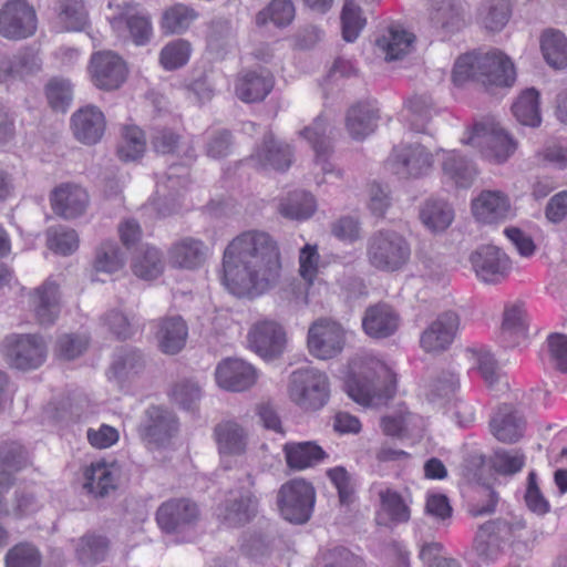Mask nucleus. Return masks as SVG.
<instances>
[{
    "label": "nucleus",
    "instance_id": "2f4dec72",
    "mask_svg": "<svg viewBox=\"0 0 567 567\" xmlns=\"http://www.w3.org/2000/svg\"><path fill=\"white\" fill-rule=\"evenodd\" d=\"M378 120V110L370 102H360L349 109L346 127L352 138L363 140L375 131Z\"/></svg>",
    "mask_w": 567,
    "mask_h": 567
},
{
    "label": "nucleus",
    "instance_id": "c9c22d12",
    "mask_svg": "<svg viewBox=\"0 0 567 567\" xmlns=\"http://www.w3.org/2000/svg\"><path fill=\"white\" fill-rule=\"evenodd\" d=\"M442 171L443 176L460 188H468L477 175L476 167L455 151L445 152Z\"/></svg>",
    "mask_w": 567,
    "mask_h": 567
},
{
    "label": "nucleus",
    "instance_id": "13d9d810",
    "mask_svg": "<svg viewBox=\"0 0 567 567\" xmlns=\"http://www.w3.org/2000/svg\"><path fill=\"white\" fill-rule=\"evenodd\" d=\"M327 476L338 492L340 504L351 505L355 501V492L349 472L343 466H336L327 471Z\"/></svg>",
    "mask_w": 567,
    "mask_h": 567
},
{
    "label": "nucleus",
    "instance_id": "20e7f679",
    "mask_svg": "<svg viewBox=\"0 0 567 567\" xmlns=\"http://www.w3.org/2000/svg\"><path fill=\"white\" fill-rule=\"evenodd\" d=\"M411 258V246L406 238L391 229L374 231L367 241V259L381 271L401 270Z\"/></svg>",
    "mask_w": 567,
    "mask_h": 567
},
{
    "label": "nucleus",
    "instance_id": "de8ad7c7",
    "mask_svg": "<svg viewBox=\"0 0 567 567\" xmlns=\"http://www.w3.org/2000/svg\"><path fill=\"white\" fill-rule=\"evenodd\" d=\"M124 266V258L115 243L105 241L96 250L93 269L95 275L100 272L112 275Z\"/></svg>",
    "mask_w": 567,
    "mask_h": 567
},
{
    "label": "nucleus",
    "instance_id": "423d86ee",
    "mask_svg": "<svg viewBox=\"0 0 567 567\" xmlns=\"http://www.w3.org/2000/svg\"><path fill=\"white\" fill-rule=\"evenodd\" d=\"M316 502V489L303 478H293L282 484L277 497L281 516L295 524L307 523Z\"/></svg>",
    "mask_w": 567,
    "mask_h": 567
},
{
    "label": "nucleus",
    "instance_id": "f8f14e48",
    "mask_svg": "<svg viewBox=\"0 0 567 567\" xmlns=\"http://www.w3.org/2000/svg\"><path fill=\"white\" fill-rule=\"evenodd\" d=\"M178 420L174 413L162 406H150L145 411L138 433L150 447H158L168 443L178 432Z\"/></svg>",
    "mask_w": 567,
    "mask_h": 567
},
{
    "label": "nucleus",
    "instance_id": "7c9ffc66",
    "mask_svg": "<svg viewBox=\"0 0 567 567\" xmlns=\"http://www.w3.org/2000/svg\"><path fill=\"white\" fill-rule=\"evenodd\" d=\"M205 258L204 243L192 237L176 241L168 250V262L176 268L195 269L203 265Z\"/></svg>",
    "mask_w": 567,
    "mask_h": 567
},
{
    "label": "nucleus",
    "instance_id": "58836bf2",
    "mask_svg": "<svg viewBox=\"0 0 567 567\" xmlns=\"http://www.w3.org/2000/svg\"><path fill=\"white\" fill-rule=\"evenodd\" d=\"M540 49L550 66L555 69L567 66V38L563 32L546 30L540 39Z\"/></svg>",
    "mask_w": 567,
    "mask_h": 567
},
{
    "label": "nucleus",
    "instance_id": "c03bdc74",
    "mask_svg": "<svg viewBox=\"0 0 567 567\" xmlns=\"http://www.w3.org/2000/svg\"><path fill=\"white\" fill-rule=\"evenodd\" d=\"M326 133L327 124L319 117L310 126L305 127L301 135L311 144L316 153V163L321 165L324 173H331L326 167V157L330 152V142Z\"/></svg>",
    "mask_w": 567,
    "mask_h": 567
},
{
    "label": "nucleus",
    "instance_id": "0e129e2a",
    "mask_svg": "<svg viewBox=\"0 0 567 567\" xmlns=\"http://www.w3.org/2000/svg\"><path fill=\"white\" fill-rule=\"evenodd\" d=\"M89 342V338L83 334H63L58 339L55 351L61 359L72 360L87 349Z\"/></svg>",
    "mask_w": 567,
    "mask_h": 567
},
{
    "label": "nucleus",
    "instance_id": "c85d7f7f",
    "mask_svg": "<svg viewBox=\"0 0 567 567\" xmlns=\"http://www.w3.org/2000/svg\"><path fill=\"white\" fill-rule=\"evenodd\" d=\"M256 166L284 172L292 163V150L289 144L275 140L272 134L265 136L262 146L252 155Z\"/></svg>",
    "mask_w": 567,
    "mask_h": 567
},
{
    "label": "nucleus",
    "instance_id": "f257e3e1",
    "mask_svg": "<svg viewBox=\"0 0 567 567\" xmlns=\"http://www.w3.org/2000/svg\"><path fill=\"white\" fill-rule=\"evenodd\" d=\"M221 282L237 297L254 298L275 286L281 276V254L266 231L247 230L236 236L223 254Z\"/></svg>",
    "mask_w": 567,
    "mask_h": 567
},
{
    "label": "nucleus",
    "instance_id": "2eb2a0df",
    "mask_svg": "<svg viewBox=\"0 0 567 567\" xmlns=\"http://www.w3.org/2000/svg\"><path fill=\"white\" fill-rule=\"evenodd\" d=\"M249 348L259 357L269 360L282 354L287 338L284 328L272 320L256 322L247 336Z\"/></svg>",
    "mask_w": 567,
    "mask_h": 567
},
{
    "label": "nucleus",
    "instance_id": "4468645a",
    "mask_svg": "<svg viewBox=\"0 0 567 567\" xmlns=\"http://www.w3.org/2000/svg\"><path fill=\"white\" fill-rule=\"evenodd\" d=\"M460 327L461 318L457 312L453 310L441 312L422 332L421 348L429 353L445 351L454 342Z\"/></svg>",
    "mask_w": 567,
    "mask_h": 567
},
{
    "label": "nucleus",
    "instance_id": "09e8293b",
    "mask_svg": "<svg viewBox=\"0 0 567 567\" xmlns=\"http://www.w3.org/2000/svg\"><path fill=\"white\" fill-rule=\"evenodd\" d=\"M192 53L190 43L186 40L178 39L167 43L159 53V63L167 70L173 71L184 66Z\"/></svg>",
    "mask_w": 567,
    "mask_h": 567
},
{
    "label": "nucleus",
    "instance_id": "6ab92c4d",
    "mask_svg": "<svg viewBox=\"0 0 567 567\" xmlns=\"http://www.w3.org/2000/svg\"><path fill=\"white\" fill-rule=\"evenodd\" d=\"M217 384L228 391L240 392L251 388L258 379L256 369L240 359H226L215 372Z\"/></svg>",
    "mask_w": 567,
    "mask_h": 567
},
{
    "label": "nucleus",
    "instance_id": "1a4fd4ad",
    "mask_svg": "<svg viewBox=\"0 0 567 567\" xmlns=\"http://www.w3.org/2000/svg\"><path fill=\"white\" fill-rule=\"evenodd\" d=\"M346 330L331 319L320 318L308 330L307 346L311 355L320 360L338 357L346 346Z\"/></svg>",
    "mask_w": 567,
    "mask_h": 567
},
{
    "label": "nucleus",
    "instance_id": "473e14b6",
    "mask_svg": "<svg viewBox=\"0 0 567 567\" xmlns=\"http://www.w3.org/2000/svg\"><path fill=\"white\" fill-rule=\"evenodd\" d=\"M114 29H120L125 25L133 42L136 45L146 44L153 33L151 20L147 16L136 11L134 4H126L123 11L112 20Z\"/></svg>",
    "mask_w": 567,
    "mask_h": 567
},
{
    "label": "nucleus",
    "instance_id": "e2e57ef3",
    "mask_svg": "<svg viewBox=\"0 0 567 567\" xmlns=\"http://www.w3.org/2000/svg\"><path fill=\"white\" fill-rule=\"evenodd\" d=\"M320 255L316 245L307 244L299 252V274L308 284L312 285L319 272Z\"/></svg>",
    "mask_w": 567,
    "mask_h": 567
},
{
    "label": "nucleus",
    "instance_id": "4c0bfd02",
    "mask_svg": "<svg viewBox=\"0 0 567 567\" xmlns=\"http://www.w3.org/2000/svg\"><path fill=\"white\" fill-rule=\"evenodd\" d=\"M501 336L508 346L518 344L527 336L526 312L520 303L507 305L504 309Z\"/></svg>",
    "mask_w": 567,
    "mask_h": 567
},
{
    "label": "nucleus",
    "instance_id": "393cba45",
    "mask_svg": "<svg viewBox=\"0 0 567 567\" xmlns=\"http://www.w3.org/2000/svg\"><path fill=\"white\" fill-rule=\"evenodd\" d=\"M72 130L78 141L92 145L97 143L105 131L104 114L95 106H85L73 114Z\"/></svg>",
    "mask_w": 567,
    "mask_h": 567
},
{
    "label": "nucleus",
    "instance_id": "a211bd4d",
    "mask_svg": "<svg viewBox=\"0 0 567 567\" xmlns=\"http://www.w3.org/2000/svg\"><path fill=\"white\" fill-rule=\"evenodd\" d=\"M471 208L483 224H498L515 216L508 196L499 190H483L472 200Z\"/></svg>",
    "mask_w": 567,
    "mask_h": 567
},
{
    "label": "nucleus",
    "instance_id": "cd10ccee",
    "mask_svg": "<svg viewBox=\"0 0 567 567\" xmlns=\"http://www.w3.org/2000/svg\"><path fill=\"white\" fill-rule=\"evenodd\" d=\"M214 440L220 455H243L247 451V432L235 421L226 420L216 424Z\"/></svg>",
    "mask_w": 567,
    "mask_h": 567
},
{
    "label": "nucleus",
    "instance_id": "dca6fc26",
    "mask_svg": "<svg viewBox=\"0 0 567 567\" xmlns=\"http://www.w3.org/2000/svg\"><path fill=\"white\" fill-rule=\"evenodd\" d=\"M471 262L477 277L491 284L506 278L512 269L508 256L492 245L483 246L472 254Z\"/></svg>",
    "mask_w": 567,
    "mask_h": 567
},
{
    "label": "nucleus",
    "instance_id": "9d476101",
    "mask_svg": "<svg viewBox=\"0 0 567 567\" xmlns=\"http://www.w3.org/2000/svg\"><path fill=\"white\" fill-rule=\"evenodd\" d=\"M37 14L25 0H9L0 10V34L10 40H21L34 34Z\"/></svg>",
    "mask_w": 567,
    "mask_h": 567
},
{
    "label": "nucleus",
    "instance_id": "f03ea898",
    "mask_svg": "<svg viewBox=\"0 0 567 567\" xmlns=\"http://www.w3.org/2000/svg\"><path fill=\"white\" fill-rule=\"evenodd\" d=\"M395 372L382 360L363 354L348 365L344 389L348 395L363 406L385 405L396 393Z\"/></svg>",
    "mask_w": 567,
    "mask_h": 567
},
{
    "label": "nucleus",
    "instance_id": "37998d69",
    "mask_svg": "<svg viewBox=\"0 0 567 567\" xmlns=\"http://www.w3.org/2000/svg\"><path fill=\"white\" fill-rule=\"evenodd\" d=\"M423 224L433 231L445 230L454 219L452 207L442 200H429L421 209Z\"/></svg>",
    "mask_w": 567,
    "mask_h": 567
},
{
    "label": "nucleus",
    "instance_id": "aec40b11",
    "mask_svg": "<svg viewBox=\"0 0 567 567\" xmlns=\"http://www.w3.org/2000/svg\"><path fill=\"white\" fill-rule=\"evenodd\" d=\"M87 192L75 184H61L50 195L52 210L65 218L72 219L83 215L89 206Z\"/></svg>",
    "mask_w": 567,
    "mask_h": 567
},
{
    "label": "nucleus",
    "instance_id": "f3484780",
    "mask_svg": "<svg viewBox=\"0 0 567 567\" xmlns=\"http://www.w3.org/2000/svg\"><path fill=\"white\" fill-rule=\"evenodd\" d=\"M199 518L196 503L187 498H174L163 503L156 512V522L166 533H175L195 524Z\"/></svg>",
    "mask_w": 567,
    "mask_h": 567
},
{
    "label": "nucleus",
    "instance_id": "412c9836",
    "mask_svg": "<svg viewBox=\"0 0 567 567\" xmlns=\"http://www.w3.org/2000/svg\"><path fill=\"white\" fill-rule=\"evenodd\" d=\"M275 86L274 74L266 69L244 71L235 81V94L245 103L264 101Z\"/></svg>",
    "mask_w": 567,
    "mask_h": 567
},
{
    "label": "nucleus",
    "instance_id": "69168bd1",
    "mask_svg": "<svg viewBox=\"0 0 567 567\" xmlns=\"http://www.w3.org/2000/svg\"><path fill=\"white\" fill-rule=\"evenodd\" d=\"M524 498L527 508L537 515H545L550 511V504L540 492L534 471L528 473Z\"/></svg>",
    "mask_w": 567,
    "mask_h": 567
},
{
    "label": "nucleus",
    "instance_id": "a18cd8bd",
    "mask_svg": "<svg viewBox=\"0 0 567 567\" xmlns=\"http://www.w3.org/2000/svg\"><path fill=\"white\" fill-rule=\"evenodd\" d=\"M59 20L66 31L82 30L87 23V12L83 0H60Z\"/></svg>",
    "mask_w": 567,
    "mask_h": 567
},
{
    "label": "nucleus",
    "instance_id": "72a5a7b5",
    "mask_svg": "<svg viewBox=\"0 0 567 567\" xmlns=\"http://www.w3.org/2000/svg\"><path fill=\"white\" fill-rule=\"evenodd\" d=\"M188 328L181 317L164 318L158 323L156 338L162 352L178 353L186 344Z\"/></svg>",
    "mask_w": 567,
    "mask_h": 567
},
{
    "label": "nucleus",
    "instance_id": "5701e85b",
    "mask_svg": "<svg viewBox=\"0 0 567 567\" xmlns=\"http://www.w3.org/2000/svg\"><path fill=\"white\" fill-rule=\"evenodd\" d=\"M30 308L40 326L52 324L60 313L59 285L45 280L30 293Z\"/></svg>",
    "mask_w": 567,
    "mask_h": 567
},
{
    "label": "nucleus",
    "instance_id": "a19ab883",
    "mask_svg": "<svg viewBox=\"0 0 567 567\" xmlns=\"http://www.w3.org/2000/svg\"><path fill=\"white\" fill-rule=\"evenodd\" d=\"M198 18V13L190 7L182 3L174 4L165 10L161 27L167 34L186 31Z\"/></svg>",
    "mask_w": 567,
    "mask_h": 567
},
{
    "label": "nucleus",
    "instance_id": "774afa93",
    "mask_svg": "<svg viewBox=\"0 0 567 567\" xmlns=\"http://www.w3.org/2000/svg\"><path fill=\"white\" fill-rule=\"evenodd\" d=\"M45 94L50 106L55 111L64 112L72 100V90L69 82L52 80L48 83Z\"/></svg>",
    "mask_w": 567,
    "mask_h": 567
},
{
    "label": "nucleus",
    "instance_id": "4d7b16f0",
    "mask_svg": "<svg viewBox=\"0 0 567 567\" xmlns=\"http://www.w3.org/2000/svg\"><path fill=\"white\" fill-rule=\"evenodd\" d=\"M484 9L483 23L489 31L502 30L509 20L511 4L508 0H486Z\"/></svg>",
    "mask_w": 567,
    "mask_h": 567
},
{
    "label": "nucleus",
    "instance_id": "39448f33",
    "mask_svg": "<svg viewBox=\"0 0 567 567\" xmlns=\"http://www.w3.org/2000/svg\"><path fill=\"white\" fill-rule=\"evenodd\" d=\"M288 394L290 400L305 411H318L330 398L328 375L311 367L298 369L290 375Z\"/></svg>",
    "mask_w": 567,
    "mask_h": 567
},
{
    "label": "nucleus",
    "instance_id": "e433bc0d",
    "mask_svg": "<svg viewBox=\"0 0 567 567\" xmlns=\"http://www.w3.org/2000/svg\"><path fill=\"white\" fill-rule=\"evenodd\" d=\"M317 210V202L312 194L305 190L289 193L279 203V214L292 220L309 219Z\"/></svg>",
    "mask_w": 567,
    "mask_h": 567
},
{
    "label": "nucleus",
    "instance_id": "7ed1b4c3",
    "mask_svg": "<svg viewBox=\"0 0 567 567\" xmlns=\"http://www.w3.org/2000/svg\"><path fill=\"white\" fill-rule=\"evenodd\" d=\"M516 71L513 62L501 51L465 53L455 61L452 81L460 86L475 81L484 86H511Z\"/></svg>",
    "mask_w": 567,
    "mask_h": 567
},
{
    "label": "nucleus",
    "instance_id": "bb28decb",
    "mask_svg": "<svg viewBox=\"0 0 567 567\" xmlns=\"http://www.w3.org/2000/svg\"><path fill=\"white\" fill-rule=\"evenodd\" d=\"M399 326L398 313L390 306L382 303L369 307L362 319L364 332L375 339L394 334Z\"/></svg>",
    "mask_w": 567,
    "mask_h": 567
},
{
    "label": "nucleus",
    "instance_id": "680f3d73",
    "mask_svg": "<svg viewBox=\"0 0 567 567\" xmlns=\"http://www.w3.org/2000/svg\"><path fill=\"white\" fill-rule=\"evenodd\" d=\"M324 567H365L364 560L342 546H336L320 554Z\"/></svg>",
    "mask_w": 567,
    "mask_h": 567
},
{
    "label": "nucleus",
    "instance_id": "0eeeda50",
    "mask_svg": "<svg viewBox=\"0 0 567 567\" xmlns=\"http://www.w3.org/2000/svg\"><path fill=\"white\" fill-rule=\"evenodd\" d=\"M466 143L478 147L483 157L497 164L507 161L517 148L512 136L492 121L474 124Z\"/></svg>",
    "mask_w": 567,
    "mask_h": 567
},
{
    "label": "nucleus",
    "instance_id": "864d4df0",
    "mask_svg": "<svg viewBox=\"0 0 567 567\" xmlns=\"http://www.w3.org/2000/svg\"><path fill=\"white\" fill-rule=\"evenodd\" d=\"M132 270L135 276L145 280L157 278L163 271L159 251L154 247L145 248L134 260Z\"/></svg>",
    "mask_w": 567,
    "mask_h": 567
},
{
    "label": "nucleus",
    "instance_id": "4be33fe9",
    "mask_svg": "<svg viewBox=\"0 0 567 567\" xmlns=\"http://www.w3.org/2000/svg\"><path fill=\"white\" fill-rule=\"evenodd\" d=\"M525 426L524 416L512 404L499 405L489 421L491 432L495 439L507 444L519 441Z\"/></svg>",
    "mask_w": 567,
    "mask_h": 567
},
{
    "label": "nucleus",
    "instance_id": "5fc2aeb1",
    "mask_svg": "<svg viewBox=\"0 0 567 567\" xmlns=\"http://www.w3.org/2000/svg\"><path fill=\"white\" fill-rule=\"evenodd\" d=\"M6 567H41V554L29 543H19L6 555Z\"/></svg>",
    "mask_w": 567,
    "mask_h": 567
},
{
    "label": "nucleus",
    "instance_id": "603ef678",
    "mask_svg": "<svg viewBox=\"0 0 567 567\" xmlns=\"http://www.w3.org/2000/svg\"><path fill=\"white\" fill-rule=\"evenodd\" d=\"M365 18L353 0H347L341 12L342 37L347 42L354 41L365 25Z\"/></svg>",
    "mask_w": 567,
    "mask_h": 567
},
{
    "label": "nucleus",
    "instance_id": "3c124183",
    "mask_svg": "<svg viewBox=\"0 0 567 567\" xmlns=\"http://www.w3.org/2000/svg\"><path fill=\"white\" fill-rule=\"evenodd\" d=\"M47 237L49 249L55 254L68 256L79 247V236L74 229L52 227L47 231Z\"/></svg>",
    "mask_w": 567,
    "mask_h": 567
},
{
    "label": "nucleus",
    "instance_id": "6e6d98bb",
    "mask_svg": "<svg viewBox=\"0 0 567 567\" xmlns=\"http://www.w3.org/2000/svg\"><path fill=\"white\" fill-rule=\"evenodd\" d=\"M525 455L517 450H497L491 457L493 470L502 475H513L522 471L525 465Z\"/></svg>",
    "mask_w": 567,
    "mask_h": 567
},
{
    "label": "nucleus",
    "instance_id": "49530a36",
    "mask_svg": "<svg viewBox=\"0 0 567 567\" xmlns=\"http://www.w3.org/2000/svg\"><path fill=\"white\" fill-rule=\"evenodd\" d=\"M295 18V7L290 0H272L270 4L258 12L256 23L265 25L272 22L277 27L289 24Z\"/></svg>",
    "mask_w": 567,
    "mask_h": 567
},
{
    "label": "nucleus",
    "instance_id": "ea45409f",
    "mask_svg": "<svg viewBox=\"0 0 567 567\" xmlns=\"http://www.w3.org/2000/svg\"><path fill=\"white\" fill-rule=\"evenodd\" d=\"M516 120L527 126H538L542 122L539 111V93L535 89L522 92L512 106Z\"/></svg>",
    "mask_w": 567,
    "mask_h": 567
},
{
    "label": "nucleus",
    "instance_id": "a878e982",
    "mask_svg": "<svg viewBox=\"0 0 567 567\" xmlns=\"http://www.w3.org/2000/svg\"><path fill=\"white\" fill-rule=\"evenodd\" d=\"M117 472L114 463L93 462L83 472V487L95 497H104L117 488Z\"/></svg>",
    "mask_w": 567,
    "mask_h": 567
},
{
    "label": "nucleus",
    "instance_id": "79ce46f5",
    "mask_svg": "<svg viewBox=\"0 0 567 567\" xmlns=\"http://www.w3.org/2000/svg\"><path fill=\"white\" fill-rule=\"evenodd\" d=\"M146 150L144 132L135 125H126L122 130V141L117 147V156L123 162L141 158Z\"/></svg>",
    "mask_w": 567,
    "mask_h": 567
},
{
    "label": "nucleus",
    "instance_id": "338daca9",
    "mask_svg": "<svg viewBox=\"0 0 567 567\" xmlns=\"http://www.w3.org/2000/svg\"><path fill=\"white\" fill-rule=\"evenodd\" d=\"M549 363L561 373H567V336L551 333L547 337Z\"/></svg>",
    "mask_w": 567,
    "mask_h": 567
},
{
    "label": "nucleus",
    "instance_id": "f704fd0d",
    "mask_svg": "<svg viewBox=\"0 0 567 567\" xmlns=\"http://www.w3.org/2000/svg\"><path fill=\"white\" fill-rule=\"evenodd\" d=\"M415 35L401 27H390L377 40V47L384 54L386 61L401 60L408 55L414 45Z\"/></svg>",
    "mask_w": 567,
    "mask_h": 567
},
{
    "label": "nucleus",
    "instance_id": "bf43d9fd",
    "mask_svg": "<svg viewBox=\"0 0 567 567\" xmlns=\"http://www.w3.org/2000/svg\"><path fill=\"white\" fill-rule=\"evenodd\" d=\"M466 353L475 364L481 377L488 386H493L498 380L497 363L494 357L483 348L467 349Z\"/></svg>",
    "mask_w": 567,
    "mask_h": 567
},
{
    "label": "nucleus",
    "instance_id": "6e6552de",
    "mask_svg": "<svg viewBox=\"0 0 567 567\" xmlns=\"http://www.w3.org/2000/svg\"><path fill=\"white\" fill-rule=\"evenodd\" d=\"M2 351L11 367L23 371L38 369L47 358L45 344L35 334L7 336Z\"/></svg>",
    "mask_w": 567,
    "mask_h": 567
},
{
    "label": "nucleus",
    "instance_id": "8fccbe9b",
    "mask_svg": "<svg viewBox=\"0 0 567 567\" xmlns=\"http://www.w3.org/2000/svg\"><path fill=\"white\" fill-rule=\"evenodd\" d=\"M382 511L389 516L391 523H406L410 519V508L401 494L386 488L379 493Z\"/></svg>",
    "mask_w": 567,
    "mask_h": 567
},
{
    "label": "nucleus",
    "instance_id": "9b49d317",
    "mask_svg": "<svg viewBox=\"0 0 567 567\" xmlns=\"http://www.w3.org/2000/svg\"><path fill=\"white\" fill-rule=\"evenodd\" d=\"M89 73L93 84L104 91L117 90L126 81V62L112 51H100L91 55Z\"/></svg>",
    "mask_w": 567,
    "mask_h": 567
},
{
    "label": "nucleus",
    "instance_id": "ddd939ff",
    "mask_svg": "<svg viewBox=\"0 0 567 567\" xmlns=\"http://www.w3.org/2000/svg\"><path fill=\"white\" fill-rule=\"evenodd\" d=\"M248 487L255 485L254 478L247 474ZM218 517L227 525L237 527L249 523L258 512V499L250 488L231 489L223 506L218 508Z\"/></svg>",
    "mask_w": 567,
    "mask_h": 567
},
{
    "label": "nucleus",
    "instance_id": "052dcab7",
    "mask_svg": "<svg viewBox=\"0 0 567 567\" xmlns=\"http://www.w3.org/2000/svg\"><path fill=\"white\" fill-rule=\"evenodd\" d=\"M413 415L402 405L394 414L381 417L380 427L384 435L391 437H403L409 430Z\"/></svg>",
    "mask_w": 567,
    "mask_h": 567
},
{
    "label": "nucleus",
    "instance_id": "c756f323",
    "mask_svg": "<svg viewBox=\"0 0 567 567\" xmlns=\"http://www.w3.org/2000/svg\"><path fill=\"white\" fill-rule=\"evenodd\" d=\"M282 452L289 468L302 471L321 463L328 454L315 441L287 442Z\"/></svg>",
    "mask_w": 567,
    "mask_h": 567
},
{
    "label": "nucleus",
    "instance_id": "b1692460",
    "mask_svg": "<svg viewBox=\"0 0 567 567\" xmlns=\"http://www.w3.org/2000/svg\"><path fill=\"white\" fill-rule=\"evenodd\" d=\"M394 172L403 177H420L432 166V155L420 144L404 148L394 147L392 153Z\"/></svg>",
    "mask_w": 567,
    "mask_h": 567
}]
</instances>
